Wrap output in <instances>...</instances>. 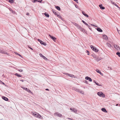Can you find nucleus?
<instances>
[{
    "label": "nucleus",
    "instance_id": "nucleus-1",
    "mask_svg": "<svg viewBox=\"0 0 120 120\" xmlns=\"http://www.w3.org/2000/svg\"><path fill=\"white\" fill-rule=\"evenodd\" d=\"M32 114L34 116L41 119H43V117L39 114L36 112H32Z\"/></svg>",
    "mask_w": 120,
    "mask_h": 120
},
{
    "label": "nucleus",
    "instance_id": "nucleus-2",
    "mask_svg": "<svg viewBox=\"0 0 120 120\" xmlns=\"http://www.w3.org/2000/svg\"><path fill=\"white\" fill-rule=\"evenodd\" d=\"M98 95L100 97H102L103 98L105 97V95L102 92H99L97 93Z\"/></svg>",
    "mask_w": 120,
    "mask_h": 120
},
{
    "label": "nucleus",
    "instance_id": "nucleus-3",
    "mask_svg": "<svg viewBox=\"0 0 120 120\" xmlns=\"http://www.w3.org/2000/svg\"><path fill=\"white\" fill-rule=\"evenodd\" d=\"M90 47L91 49L95 52H98V49H97L96 48L94 47L93 46L91 45Z\"/></svg>",
    "mask_w": 120,
    "mask_h": 120
},
{
    "label": "nucleus",
    "instance_id": "nucleus-4",
    "mask_svg": "<svg viewBox=\"0 0 120 120\" xmlns=\"http://www.w3.org/2000/svg\"><path fill=\"white\" fill-rule=\"evenodd\" d=\"M54 115L55 116H57L59 117H61L62 116V115L58 112L55 113Z\"/></svg>",
    "mask_w": 120,
    "mask_h": 120
},
{
    "label": "nucleus",
    "instance_id": "nucleus-5",
    "mask_svg": "<svg viewBox=\"0 0 120 120\" xmlns=\"http://www.w3.org/2000/svg\"><path fill=\"white\" fill-rule=\"evenodd\" d=\"M114 48L118 50H120V47L116 45H114Z\"/></svg>",
    "mask_w": 120,
    "mask_h": 120
},
{
    "label": "nucleus",
    "instance_id": "nucleus-6",
    "mask_svg": "<svg viewBox=\"0 0 120 120\" xmlns=\"http://www.w3.org/2000/svg\"><path fill=\"white\" fill-rule=\"evenodd\" d=\"M0 53H1L2 54H7L8 56H9V53L7 52L6 51H4L3 50H1L0 51Z\"/></svg>",
    "mask_w": 120,
    "mask_h": 120
},
{
    "label": "nucleus",
    "instance_id": "nucleus-7",
    "mask_svg": "<svg viewBox=\"0 0 120 120\" xmlns=\"http://www.w3.org/2000/svg\"><path fill=\"white\" fill-rule=\"evenodd\" d=\"M39 55L42 58H43L45 60H47V58H46L43 55L41 54L40 53L39 54Z\"/></svg>",
    "mask_w": 120,
    "mask_h": 120
},
{
    "label": "nucleus",
    "instance_id": "nucleus-8",
    "mask_svg": "<svg viewBox=\"0 0 120 120\" xmlns=\"http://www.w3.org/2000/svg\"><path fill=\"white\" fill-rule=\"evenodd\" d=\"M49 36L50 37V38L52 39L55 42L56 41L55 40L56 39V38L52 36L50 34H49Z\"/></svg>",
    "mask_w": 120,
    "mask_h": 120
},
{
    "label": "nucleus",
    "instance_id": "nucleus-9",
    "mask_svg": "<svg viewBox=\"0 0 120 120\" xmlns=\"http://www.w3.org/2000/svg\"><path fill=\"white\" fill-rule=\"evenodd\" d=\"M53 13L55 15H56V16L60 18L61 19H62V18L60 16V15H58L57 14H56V12L54 11H53Z\"/></svg>",
    "mask_w": 120,
    "mask_h": 120
},
{
    "label": "nucleus",
    "instance_id": "nucleus-10",
    "mask_svg": "<svg viewBox=\"0 0 120 120\" xmlns=\"http://www.w3.org/2000/svg\"><path fill=\"white\" fill-rule=\"evenodd\" d=\"M22 88L24 90H26V91H27L28 92H29V93H32V94H33L30 91V90H29V89H28L27 88H24V87Z\"/></svg>",
    "mask_w": 120,
    "mask_h": 120
},
{
    "label": "nucleus",
    "instance_id": "nucleus-11",
    "mask_svg": "<svg viewBox=\"0 0 120 120\" xmlns=\"http://www.w3.org/2000/svg\"><path fill=\"white\" fill-rule=\"evenodd\" d=\"M70 109L71 110H72L74 112H75V113H76L77 112V109H75V108H73L72 109L70 108Z\"/></svg>",
    "mask_w": 120,
    "mask_h": 120
},
{
    "label": "nucleus",
    "instance_id": "nucleus-12",
    "mask_svg": "<svg viewBox=\"0 0 120 120\" xmlns=\"http://www.w3.org/2000/svg\"><path fill=\"white\" fill-rule=\"evenodd\" d=\"M68 74L69 76L70 77L72 78H76L77 77H75L74 75L72 74Z\"/></svg>",
    "mask_w": 120,
    "mask_h": 120
},
{
    "label": "nucleus",
    "instance_id": "nucleus-13",
    "mask_svg": "<svg viewBox=\"0 0 120 120\" xmlns=\"http://www.w3.org/2000/svg\"><path fill=\"white\" fill-rule=\"evenodd\" d=\"M82 14L84 15L85 17H88V15L87 14H86V13H85V12L83 11H82Z\"/></svg>",
    "mask_w": 120,
    "mask_h": 120
},
{
    "label": "nucleus",
    "instance_id": "nucleus-14",
    "mask_svg": "<svg viewBox=\"0 0 120 120\" xmlns=\"http://www.w3.org/2000/svg\"><path fill=\"white\" fill-rule=\"evenodd\" d=\"M111 3L113 4H114V5L116 6L118 8H120V7H119L116 4V3L114 2H113L112 1H111Z\"/></svg>",
    "mask_w": 120,
    "mask_h": 120
},
{
    "label": "nucleus",
    "instance_id": "nucleus-15",
    "mask_svg": "<svg viewBox=\"0 0 120 120\" xmlns=\"http://www.w3.org/2000/svg\"><path fill=\"white\" fill-rule=\"evenodd\" d=\"M99 7H100V8L102 9H105V8L102 6V4L99 5Z\"/></svg>",
    "mask_w": 120,
    "mask_h": 120
},
{
    "label": "nucleus",
    "instance_id": "nucleus-16",
    "mask_svg": "<svg viewBox=\"0 0 120 120\" xmlns=\"http://www.w3.org/2000/svg\"><path fill=\"white\" fill-rule=\"evenodd\" d=\"M2 98L3 99H4V100H5L6 101H8V99L7 98H6L5 97H4V96L2 97Z\"/></svg>",
    "mask_w": 120,
    "mask_h": 120
},
{
    "label": "nucleus",
    "instance_id": "nucleus-17",
    "mask_svg": "<svg viewBox=\"0 0 120 120\" xmlns=\"http://www.w3.org/2000/svg\"><path fill=\"white\" fill-rule=\"evenodd\" d=\"M73 90H74L78 92L79 91V89H77L75 88H73Z\"/></svg>",
    "mask_w": 120,
    "mask_h": 120
},
{
    "label": "nucleus",
    "instance_id": "nucleus-18",
    "mask_svg": "<svg viewBox=\"0 0 120 120\" xmlns=\"http://www.w3.org/2000/svg\"><path fill=\"white\" fill-rule=\"evenodd\" d=\"M101 110L105 112H107V111L104 108H102L101 109Z\"/></svg>",
    "mask_w": 120,
    "mask_h": 120
},
{
    "label": "nucleus",
    "instance_id": "nucleus-19",
    "mask_svg": "<svg viewBox=\"0 0 120 120\" xmlns=\"http://www.w3.org/2000/svg\"><path fill=\"white\" fill-rule=\"evenodd\" d=\"M97 30L99 32H102V30L100 28H97Z\"/></svg>",
    "mask_w": 120,
    "mask_h": 120
},
{
    "label": "nucleus",
    "instance_id": "nucleus-20",
    "mask_svg": "<svg viewBox=\"0 0 120 120\" xmlns=\"http://www.w3.org/2000/svg\"><path fill=\"white\" fill-rule=\"evenodd\" d=\"M103 38L104 39H105V40L107 39V37L106 35H103Z\"/></svg>",
    "mask_w": 120,
    "mask_h": 120
},
{
    "label": "nucleus",
    "instance_id": "nucleus-21",
    "mask_svg": "<svg viewBox=\"0 0 120 120\" xmlns=\"http://www.w3.org/2000/svg\"><path fill=\"white\" fill-rule=\"evenodd\" d=\"M107 45L110 48L111 47V45L109 43H106Z\"/></svg>",
    "mask_w": 120,
    "mask_h": 120
},
{
    "label": "nucleus",
    "instance_id": "nucleus-22",
    "mask_svg": "<svg viewBox=\"0 0 120 120\" xmlns=\"http://www.w3.org/2000/svg\"><path fill=\"white\" fill-rule=\"evenodd\" d=\"M15 54L18 55H19V56L21 57L22 58V56L20 54L17 53V52H15Z\"/></svg>",
    "mask_w": 120,
    "mask_h": 120
},
{
    "label": "nucleus",
    "instance_id": "nucleus-23",
    "mask_svg": "<svg viewBox=\"0 0 120 120\" xmlns=\"http://www.w3.org/2000/svg\"><path fill=\"white\" fill-rule=\"evenodd\" d=\"M82 22H83V23L84 24H85V25H86L88 26H89V25H88V24L86 23L83 20H82Z\"/></svg>",
    "mask_w": 120,
    "mask_h": 120
},
{
    "label": "nucleus",
    "instance_id": "nucleus-24",
    "mask_svg": "<svg viewBox=\"0 0 120 120\" xmlns=\"http://www.w3.org/2000/svg\"><path fill=\"white\" fill-rule=\"evenodd\" d=\"M55 7L58 10H60V7L58 6H56Z\"/></svg>",
    "mask_w": 120,
    "mask_h": 120
},
{
    "label": "nucleus",
    "instance_id": "nucleus-25",
    "mask_svg": "<svg viewBox=\"0 0 120 120\" xmlns=\"http://www.w3.org/2000/svg\"><path fill=\"white\" fill-rule=\"evenodd\" d=\"M15 75L16 76H18V77H22V76L21 75H19L17 73L15 74Z\"/></svg>",
    "mask_w": 120,
    "mask_h": 120
},
{
    "label": "nucleus",
    "instance_id": "nucleus-26",
    "mask_svg": "<svg viewBox=\"0 0 120 120\" xmlns=\"http://www.w3.org/2000/svg\"><path fill=\"white\" fill-rule=\"evenodd\" d=\"M79 30H80L81 31H85V29H84L82 28L81 27Z\"/></svg>",
    "mask_w": 120,
    "mask_h": 120
},
{
    "label": "nucleus",
    "instance_id": "nucleus-27",
    "mask_svg": "<svg viewBox=\"0 0 120 120\" xmlns=\"http://www.w3.org/2000/svg\"><path fill=\"white\" fill-rule=\"evenodd\" d=\"M94 82L95 83L96 85H98L99 86H101V85L100 84H99L98 83H97L95 81Z\"/></svg>",
    "mask_w": 120,
    "mask_h": 120
},
{
    "label": "nucleus",
    "instance_id": "nucleus-28",
    "mask_svg": "<svg viewBox=\"0 0 120 120\" xmlns=\"http://www.w3.org/2000/svg\"><path fill=\"white\" fill-rule=\"evenodd\" d=\"M79 92L81 94H84V92L83 91H82L81 90H79Z\"/></svg>",
    "mask_w": 120,
    "mask_h": 120
},
{
    "label": "nucleus",
    "instance_id": "nucleus-29",
    "mask_svg": "<svg viewBox=\"0 0 120 120\" xmlns=\"http://www.w3.org/2000/svg\"><path fill=\"white\" fill-rule=\"evenodd\" d=\"M116 54L118 55V56L120 57V53L119 52H118L116 53Z\"/></svg>",
    "mask_w": 120,
    "mask_h": 120
},
{
    "label": "nucleus",
    "instance_id": "nucleus-30",
    "mask_svg": "<svg viewBox=\"0 0 120 120\" xmlns=\"http://www.w3.org/2000/svg\"><path fill=\"white\" fill-rule=\"evenodd\" d=\"M45 15L47 17H49V15L48 14H47L46 13H44Z\"/></svg>",
    "mask_w": 120,
    "mask_h": 120
},
{
    "label": "nucleus",
    "instance_id": "nucleus-31",
    "mask_svg": "<svg viewBox=\"0 0 120 120\" xmlns=\"http://www.w3.org/2000/svg\"><path fill=\"white\" fill-rule=\"evenodd\" d=\"M9 2L11 3H13L14 1L13 0H10L9 1Z\"/></svg>",
    "mask_w": 120,
    "mask_h": 120
},
{
    "label": "nucleus",
    "instance_id": "nucleus-32",
    "mask_svg": "<svg viewBox=\"0 0 120 120\" xmlns=\"http://www.w3.org/2000/svg\"><path fill=\"white\" fill-rule=\"evenodd\" d=\"M76 27L78 28L79 29H80L81 27L78 25V26H77Z\"/></svg>",
    "mask_w": 120,
    "mask_h": 120
},
{
    "label": "nucleus",
    "instance_id": "nucleus-33",
    "mask_svg": "<svg viewBox=\"0 0 120 120\" xmlns=\"http://www.w3.org/2000/svg\"><path fill=\"white\" fill-rule=\"evenodd\" d=\"M89 78V77L88 76H87L85 77V79L87 80H88Z\"/></svg>",
    "mask_w": 120,
    "mask_h": 120
},
{
    "label": "nucleus",
    "instance_id": "nucleus-34",
    "mask_svg": "<svg viewBox=\"0 0 120 120\" xmlns=\"http://www.w3.org/2000/svg\"><path fill=\"white\" fill-rule=\"evenodd\" d=\"M100 60V59H99L98 58H97L96 59V61H99Z\"/></svg>",
    "mask_w": 120,
    "mask_h": 120
},
{
    "label": "nucleus",
    "instance_id": "nucleus-35",
    "mask_svg": "<svg viewBox=\"0 0 120 120\" xmlns=\"http://www.w3.org/2000/svg\"><path fill=\"white\" fill-rule=\"evenodd\" d=\"M117 31L118 33L120 35V30H118L117 28Z\"/></svg>",
    "mask_w": 120,
    "mask_h": 120
},
{
    "label": "nucleus",
    "instance_id": "nucleus-36",
    "mask_svg": "<svg viewBox=\"0 0 120 120\" xmlns=\"http://www.w3.org/2000/svg\"><path fill=\"white\" fill-rule=\"evenodd\" d=\"M88 80L90 82H91L92 81V80L91 79L90 77Z\"/></svg>",
    "mask_w": 120,
    "mask_h": 120
},
{
    "label": "nucleus",
    "instance_id": "nucleus-37",
    "mask_svg": "<svg viewBox=\"0 0 120 120\" xmlns=\"http://www.w3.org/2000/svg\"><path fill=\"white\" fill-rule=\"evenodd\" d=\"M90 25L93 26H94L95 27H97V26L95 25L92 24H90Z\"/></svg>",
    "mask_w": 120,
    "mask_h": 120
},
{
    "label": "nucleus",
    "instance_id": "nucleus-38",
    "mask_svg": "<svg viewBox=\"0 0 120 120\" xmlns=\"http://www.w3.org/2000/svg\"><path fill=\"white\" fill-rule=\"evenodd\" d=\"M42 44L43 45H44L45 46H46L47 45L44 42H43V43Z\"/></svg>",
    "mask_w": 120,
    "mask_h": 120
},
{
    "label": "nucleus",
    "instance_id": "nucleus-39",
    "mask_svg": "<svg viewBox=\"0 0 120 120\" xmlns=\"http://www.w3.org/2000/svg\"><path fill=\"white\" fill-rule=\"evenodd\" d=\"M73 24L76 26H77L78 25L76 23H74Z\"/></svg>",
    "mask_w": 120,
    "mask_h": 120
},
{
    "label": "nucleus",
    "instance_id": "nucleus-40",
    "mask_svg": "<svg viewBox=\"0 0 120 120\" xmlns=\"http://www.w3.org/2000/svg\"><path fill=\"white\" fill-rule=\"evenodd\" d=\"M96 71L98 73H99V72H100V71H99V70L98 69H97L96 70Z\"/></svg>",
    "mask_w": 120,
    "mask_h": 120
},
{
    "label": "nucleus",
    "instance_id": "nucleus-41",
    "mask_svg": "<svg viewBox=\"0 0 120 120\" xmlns=\"http://www.w3.org/2000/svg\"><path fill=\"white\" fill-rule=\"evenodd\" d=\"M18 70L20 72H22L23 71V70L21 69H19Z\"/></svg>",
    "mask_w": 120,
    "mask_h": 120
},
{
    "label": "nucleus",
    "instance_id": "nucleus-42",
    "mask_svg": "<svg viewBox=\"0 0 120 120\" xmlns=\"http://www.w3.org/2000/svg\"><path fill=\"white\" fill-rule=\"evenodd\" d=\"M43 42H44L43 41H42L41 40L40 41V43L42 45V44L43 43Z\"/></svg>",
    "mask_w": 120,
    "mask_h": 120
},
{
    "label": "nucleus",
    "instance_id": "nucleus-43",
    "mask_svg": "<svg viewBox=\"0 0 120 120\" xmlns=\"http://www.w3.org/2000/svg\"><path fill=\"white\" fill-rule=\"evenodd\" d=\"M37 1L41 3L42 0H37Z\"/></svg>",
    "mask_w": 120,
    "mask_h": 120
},
{
    "label": "nucleus",
    "instance_id": "nucleus-44",
    "mask_svg": "<svg viewBox=\"0 0 120 120\" xmlns=\"http://www.w3.org/2000/svg\"><path fill=\"white\" fill-rule=\"evenodd\" d=\"M86 52H87L88 53V54H87L88 55H89L90 54H89V51L88 50H86Z\"/></svg>",
    "mask_w": 120,
    "mask_h": 120
},
{
    "label": "nucleus",
    "instance_id": "nucleus-45",
    "mask_svg": "<svg viewBox=\"0 0 120 120\" xmlns=\"http://www.w3.org/2000/svg\"><path fill=\"white\" fill-rule=\"evenodd\" d=\"M99 73L102 76L103 75V74H102V73H101V71L99 72Z\"/></svg>",
    "mask_w": 120,
    "mask_h": 120
},
{
    "label": "nucleus",
    "instance_id": "nucleus-46",
    "mask_svg": "<svg viewBox=\"0 0 120 120\" xmlns=\"http://www.w3.org/2000/svg\"><path fill=\"white\" fill-rule=\"evenodd\" d=\"M37 1V0H34L33 1V3H35Z\"/></svg>",
    "mask_w": 120,
    "mask_h": 120
},
{
    "label": "nucleus",
    "instance_id": "nucleus-47",
    "mask_svg": "<svg viewBox=\"0 0 120 120\" xmlns=\"http://www.w3.org/2000/svg\"><path fill=\"white\" fill-rule=\"evenodd\" d=\"M68 119L69 120H73V119L71 118H68Z\"/></svg>",
    "mask_w": 120,
    "mask_h": 120
},
{
    "label": "nucleus",
    "instance_id": "nucleus-48",
    "mask_svg": "<svg viewBox=\"0 0 120 120\" xmlns=\"http://www.w3.org/2000/svg\"><path fill=\"white\" fill-rule=\"evenodd\" d=\"M2 83L3 84H4V85H5V84L3 83V82L2 81H0V84H1V83Z\"/></svg>",
    "mask_w": 120,
    "mask_h": 120
},
{
    "label": "nucleus",
    "instance_id": "nucleus-49",
    "mask_svg": "<svg viewBox=\"0 0 120 120\" xmlns=\"http://www.w3.org/2000/svg\"><path fill=\"white\" fill-rule=\"evenodd\" d=\"M20 81H22V82H23L24 80H23L21 79V80H20Z\"/></svg>",
    "mask_w": 120,
    "mask_h": 120
},
{
    "label": "nucleus",
    "instance_id": "nucleus-50",
    "mask_svg": "<svg viewBox=\"0 0 120 120\" xmlns=\"http://www.w3.org/2000/svg\"><path fill=\"white\" fill-rule=\"evenodd\" d=\"M26 15H29V13H27L26 14Z\"/></svg>",
    "mask_w": 120,
    "mask_h": 120
},
{
    "label": "nucleus",
    "instance_id": "nucleus-51",
    "mask_svg": "<svg viewBox=\"0 0 120 120\" xmlns=\"http://www.w3.org/2000/svg\"><path fill=\"white\" fill-rule=\"evenodd\" d=\"M28 47H29V48H30L31 50H33V49L31 48L30 47H29V46H28Z\"/></svg>",
    "mask_w": 120,
    "mask_h": 120
},
{
    "label": "nucleus",
    "instance_id": "nucleus-52",
    "mask_svg": "<svg viewBox=\"0 0 120 120\" xmlns=\"http://www.w3.org/2000/svg\"><path fill=\"white\" fill-rule=\"evenodd\" d=\"M37 40L38 41H39L40 42V41H41V40H40L39 39H38Z\"/></svg>",
    "mask_w": 120,
    "mask_h": 120
},
{
    "label": "nucleus",
    "instance_id": "nucleus-53",
    "mask_svg": "<svg viewBox=\"0 0 120 120\" xmlns=\"http://www.w3.org/2000/svg\"><path fill=\"white\" fill-rule=\"evenodd\" d=\"M45 90H49L48 89H45Z\"/></svg>",
    "mask_w": 120,
    "mask_h": 120
},
{
    "label": "nucleus",
    "instance_id": "nucleus-54",
    "mask_svg": "<svg viewBox=\"0 0 120 120\" xmlns=\"http://www.w3.org/2000/svg\"><path fill=\"white\" fill-rule=\"evenodd\" d=\"M118 104H117L116 105V106H118Z\"/></svg>",
    "mask_w": 120,
    "mask_h": 120
},
{
    "label": "nucleus",
    "instance_id": "nucleus-55",
    "mask_svg": "<svg viewBox=\"0 0 120 120\" xmlns=\"http://www.w3.org/2000/svg\"><path fill=\"white\" fill-rule=\"evenodd\" d=\"M87 82V81H85V82Z\"/></svg>",
    "mask_w": 120,
    "mask_h": 120
},
{
    "label": "nucleus",
    "instance_id": "nucleus-56",
    "mask_svg": "<svg viewBox=\"0 0 120 120\" xmlns=\"http://www.w3.org/2000/svg\"><path fill=\"white\" fill-rule=\"evenodd\" d=\"M75 7H76V8H77V7H76V6H75Z\"/></svg>",
    "mask_w": 120,
    "mask_h": 120
}]
</instances>
